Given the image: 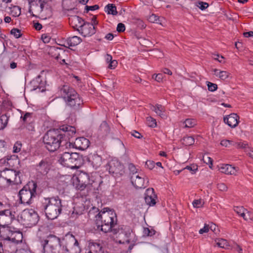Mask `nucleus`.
I'll return each mask as SVG.
<instances>
[{
    "mask_svg": "<svg viewBox=\"0 0 253 253\" xmlns=\"http://www.w3.org/2000/svg\"><path fill=\"white\" fill-rule=\"evenodd\" d=\"M248 145L247 143L242 142H235L234 141L233 146L236 148H245Z\"/></svg>",
    "mask_w": 253,
    "mask_h": 253,
    "instance_id": "nucleus-51",
    "label": "nucleus"
},
{
    "mask_svg": "<svg viewBox=\"0 0 253 253\" xmlns=\"http://www.w3.org/2000/svg\"><path fill=\"white\" fill-rule=\"evenodd\" d=\"M44 253H81V248L78 240L68 233L60 238L50 234L45 238L39 237Z\"/></svg>",
    "mask_w": 253,
    "mask_h": 253,
    "instance_id": "nucleus-1",
    "label": "nucleus"
},
{
    "mask_svg": "<svg viewBox=\"0 0 253 253\" xmlns=\"http://www.w3.org/2000/svg\"><path fill=\"white\" fill-rule=\"evenodd\" d=\"M104 11L108 14L112 15H117L118 14V11L117 10V7L114 4L109 3L105 6L104 8Z\"/></svg>",
    "mask_w": 253,
    "mask_h": 253,
    "instance_id": "nucleus-32",
    "label": "nucleus"
},
{
    "mask_svg": "<svg viewBox=\"0 0 253 253\" xmlns=\"http://www.w3.org/2000/svg\"><path fill=\"white\" fill-rule=\"evenodd\" d=\"M58 162L64 167L77 169L83 165V159L79 153L65 152L60 155Z\"/></svg>",
    "mask_w": 253,
    "mask_h": 253,
    "instance_id": "nucleus-7",
    "label": "nucleus"
},
{
    "mask_svg": "<svg viewBox=\"0 0 253 253\" xmlns=\"http://www.w3.org/2000/svg\"><path fill=\"white\" fill-rule=\"evenodd\" d=\"M12 231L8 228L3 227L0 229V237L3 240L10 241Z\"/></svg>",
    "mask_w": 253,
    "mask_h": 253,
    "instance_id": "nucleus-28",
    "label": "nucleus"
},
{
    "mask_svg": "<svg viewBox=\"0 0 253 253\" xmlns=\"http://www.w3.org/2000/svg\"><path fill=\"white\" fill-rule=\"evenodd\" d=\"M96 28L88 22H84L78 32L84 37H90L96 33Z\"/></svg>",
    "mask_w": 253,
    "mask_h": 253,
    "instance_id": "nucleus-15",
    "label": "nucleus"
},
{
    "mask_svg": "<svg viewBox=\"0 0 253 253\" xmlns=\"http://www.w3.org/2000/svg\"><path fill=\"white\" fill-rule=\"evenodd\" d=\"M76 187L77 189L80 190V194L82 197L83 196L84 192H85L87 184L84 183V181H83V180L80 179L78 177H77V180L75 183Z\"/></svg>",
    "mask_w": 253,
    "mask_h": 253,
    "instance_id": "nucleus-29",
    "label": "nucleus"
},
{
    "mask_svg": "<svg viewBox=\"0 0 253 253\" xmlns=\"http://www.w3.org/2000/svg\"><path fill=\"white\" fill-rule=\"evenodd\" d=\"M10 34L13 35L16 39H18L22 36L21 30L17 28H13L10 31Z\"/></svg>",
    "mask_w": 253,
    "mask_h": 253,
    "instance_id": "nucleus-46",
    "label": "nucleus"
},
{
    "mask_svg": "<svg viewBox=\"0 0 253 253\" xmlns=\"http://www.w3.org/2000/svg\"><path fill=\"white\" fill-rule=\"evenodd\" d=\"M219 73L220 74H219V78L222 80H225L226 79H227L230 75V74L228 72L225 71H220Z\"/></svg>",
    "mask_w": 253,
    "mask_h": 253,
    "instance_id": "nucleus-53",
    "label": "nucleus"
},
{
    "mask_svg": "<svg viewBox=\"0 0 253 253\" xmlns=\"http://www.w3.org/2000/svg\"><path fill=\"white\" fill-rule=\"evenodd\" d=\"M239 116L235 113H231L228 116L224 117V122L232 128L237 126L239 123Z\"/></svg>",
    "mask_w": 253,
    "mask_h": 253,
    "instance_id": "nucleus-19",
    "label": "nucleus"
},
{
    "mask_svg": "<svg viewBox=\"0 0 253 253\" xmlns=\"http://www.w3.org/2000/svg\"><path fill=\"white\" fill-rule=\"evenodd\" d=\"M203 160L205 163L209 165L210 168H212L213 160L211 157L208 155H205L203 156Z\"/></svg>",
    "mask_w": 253,
    "mask_h": 253,
    "instance_id": "nucleus-47",
    "label": "nucleus"
},
{
    "mask_svg": "<svg viewBox=\"0 0 253 253\" xmlns=\"http://www.w3.org/2000/svg\"><path fill=\"white\" fill-rule=\"evenodd\" d=\"M136 23L137 24V27L140 29H142L146 27V25H145L143 21L140 19H137Z\"/></svg>",
    "mask_w": 253,
    "mask_h": 253,
    "instance_id": "nucleus-64",
    "label": "nucleus"
},
{
    "mask_svg": "<svg viewBox=\"0 0 253 253\" xmlns=\"http://www.w3.org/2000/svg\"><path fill=\"white\" fill-rule=\"evenodd\" d=\"M216 245L220 248H226L228 246V242L226 240L220 239L216 243Z\"/></svg>",
    "mask_w": 253,
    "mask_h": 253,
    "instance_id": "nucleus-42",
    "label": "nucleus"
},
{
    "mask_svg": "<svg viewBox=\"0 0 253 253\" xmlns=\"http://www.w3.org/2000/svg\"><path fill=\"white\" fill-rule=\"evenodd\" d=\"M220 170L221 172L227 174H234L236 172L235 167L228 164L222 165L220 168Z\"/></svg>",
    "mask_w": 253,
    "mask_h": 253,
    "instance_id": "nucleus-30",
    "label": "nucleus"
},
{
    "mask_svg": "<svg viewBox=\"0 0 253 253\" xmlns=\"http://www.w3.org/2000/svg\"><path fill=\"white\" fill-rule=\"evenodd\" d=\"M41 38L44 43H48L50 40V37L46 34L42 35Z\"/></svg>",
    "mask_w": 253,
    "mask_h": 253,
    "instance_id": "nucleus-63",
    "label": "nucleus"
},
{
    "mask_svg": "<svg viewBox=\"0 0 253 253\" xmlns=\"http://www.w3.org/2000/svg\"><path fill=\"white\" fill-rule=\"evenodd\" d=\"M126 27L125 24L122 23H119L117 27V31L119 33L123 32L125 31Z\"/></svg>",
    "mask_w": 253,
    "mask_h": 253,
    "instance_id": "nucleus-57",
    "label": "nucleus"
},
{
    "mask_svg": "<svg viewBox=\"0 0 253 253\" xmlns=\"http://www.w3.org/2000/svg\"><path fill=\"white\" fill-rule=\"evenodd\" d=\"M88 159L89 163L95 169L98 168L102 164V158L97 154L90 156Z\"/></svg>",
    "mask_w": 253,
    "mask_h": 253,
    "instance_id": "nucleus-24",
    "label": "nucleus"
},
{
    "mask_svg": "<svg viewBox=\"0 0 253 253\" xmlns=\"http://www.w3.org/2000/svg\"><path fill=\"white\" fill-rule=\"evenodd\" d=\"M88 215L90 218H94L97 229L104 233L112 232L116 234L118 232L116 227L117 224V217L113 211H101L95 207L92 208Z\"/></svg>",
    "mask_w": 253,
    "mask_h": 253,
    "instance_id": "nucleus-3",
    "label": "nucleus"
},
{
    "mask_svg": "<svg viewBox=\"0 0 253 253\" xmlns=\"http://www.w3.org/2000/svg\"><path fill=\"white\" fill-rule=\"evenodd\" d=\"M76 132L75 126L66 124L57 129H49L42 137L44 147L50 152H54L59 148L64 150V148L72 146L70 139Z\"/></svg>",
    "mask_w": 253,
    "mask_h": 253,
    "instance_id": "nucleus-2",
    "label": "nucleus"
},
{
    "mask_svg": "<svg viewBox=\"0 0 253 253\" xmlns=\"http://www.w3.org/2000/svg\"><path fill=\"white\" fill-rule=\"evenodd\" d=\"M41 193V191H39L37 182L29 181L18 192L19 202L24 205H30L33 203V199Z\"/></svg>",
    "mask_w": 253,
    "mask_h": 253,
    "instance_id": "nucleus-6",
    "label": "nucleus"
},
{
    "mask_svg": "<svg viewBox=\"0 0 253 253\" xmlns=\"http://www.w3.org/2000/svg\"><path fill=\"white\" fill-rule=\"evenodd\" d=\"M10 240L12 243L18 244L22 242L23 239V234L20 231H12L10 235Z\"/></svg>",
    "mask_w": 253,
    "mask_h": 253,
    "instance_id": "nucleus-26",
    "label": "nucleus"
},
{
    "mask_svg": "<svg viewBox=\"0 0 253 253\" xmlns=\"http://www.w3.org/2000/svg\"><path fill=\"white\" fill-rule=\"evenodd\" d=\"M234 141L232 140L224 139L221 141L220 144L225 147L233 146Z\"/></svg>",
    "mask_w": 253,
    "mask_h": 253,
    "instance_id": "nucleus-44",
    "label": "nucleus"
},
{
    "mask_svg": "<svg viewBox=\"0 0 253 253\" xmlns=\"http://www.w3.org/2000/svg\"><path fill=\"white\" fill-rule=\"evenodd\" d=\"M70 24L76 30L78 31L84 22V20L80 17L77 15H72L69 18Z\"/></svg>",
    "mask_w": 253,
    "mask_h": 253,
    "instance_id": "nucleus-21",
    "label": "nucleus"
},
{
    "mask_svg": "<svg viewBox=\"0 0 253 253\" xmlns=\"http://www.w3.org/2000/svg\"><path fill=\"white\" fill-rule=\"evenodd\" d=\"M148 126L151 127H155L157 126V122L155 119L151 117H148L146 118Z\"/></svg>",
    "mask_w": 253,
    "mask_h": 253,
    "instance_id": "nucleus-41",
    "label": "nucleus"
},
{
    "mask_svg": "<svg viewBox=\"0 0 253 253\" xmlns=\"http://www.w3.org/2000/svg\"><path fill=\"white\" fill-rule=\"evenodd\" d=\"M71 144L72 146L67 147V149L75 148L79 150H84L89 147L90 142L88 139L84 137H80L77 138L73 143L71 142Z\"/></svg>",
    "mask_w": 253,
    "mask_h": 253,
    "instance_id": "nucleus-14",
    "label": "nucleus"
},
{
    "mask_svg": "<svg viewBox=\"0 0 253 253\" xmlns=\"http://www.w3.org/2000/svg\"><path fill=\"white\" fill-rule=\"evenodd\" d=\"M195 139L191 136H184L182 139V143L185 146H191L194 143Z\"/></svg>",
    "mask_w": 253,
    "mask_h": 253,
    "instance_id": "nucleus-35",
    "label": "nucleus"
},
{
    "mask_svg": "<svg viewBox=\"0 0 253 253\" xmlns=\"http://www.w3.org/2000/svg\"><path fill=\"white\" fill-rule=\"evenodd\" d=\"M62 7L64 11L78 12L77 1H62Z\"/></svg>",
    "mask_w": 253,
    "mask_h": 253,
    "instance_id": "nucleus-23",
    "label": "nucleus"
},
{
    "mask_svg": "<svg viewBox=\"0 0 253 253\" xmlns=\"http://www.w3.org/2000/svg\"><path fill=\"white\" fill-rule=\"evenodd\" d=\"M40 204L41 209L48 219H55L62 211V200L58 196L43 197L41 199Z\"/></svg>",
    "mask_w": 253,
    "mask_h": 253,
    "instance_id": "nucleus-4",
    "label": "nucleus"
},
{
    "mask_svg": "<svg viewBox=\"0 0 253 253\" xmlns=\"http://www.w3.org/2000/svg\"><path fill=\"white\" fill-rule=\"evenodd\" d=\"M184 127L191 128L194 127L196 125V121L193 119H187L183 122Z\"/></svg>",
    "mask_w": 253,
    "mask_h": 253,
    "instance_id": "nucleus-39",
    "label": "nucleus"
},
{
    "mask_svg": "<svg viewBox=\"0 0 253 253\" xmlns=\"http://www.w3.org/2000/svg\"><path fill=\"white\" fill-rule=\"evenodd\" d=\"M156 233V231L152 228H149L148 227H144L143 228V234L144 236H153Z\"/></svg>",
    "mask_w": 253,
    "mask_h": 253,
    "instance_id": "nucleus-38",
    "label": "nucleus"
},
{
    "mask_svg": "<svg viewBox=\"0 0 253 253\" xmlns=\"http://www.w3.org/2000/svg\"><path fill=\"white\" fill-rule=\"evenodd\" d=\"M20 171L5 169L0 173V179L6 180L8 185L12 184L18 185L22 183L20 176Z\"/></svg>",
    "mask_w": 253,
    "mask_h": 253,
    "instance_id": "nucleus-9",
    "label": "nucleus"
},
{
    "mask_svg": "<svg viewBox=\"0 0 253 253\" xmlns=\"http://www.w3.org/2000/svg\"><path fill=\"white\" fill-rule=\"evenodd\" d=\"M9 118L7 113L0 115V130L3 129L6 126Z\"/></svg>",
    "mask_w": 253,
    "mask_h": 253,
    "instance_id": "nucleus-33",
    "label": "nucleus"
},
{
    "mask_svg": "<svg viewBox=\"0 0 253 253\" xmlns=\"http://www.w3.org/2000/svg\"><path fill=\"white\" fill-rule=\"evenodd\" d=\"M99 7L98 5L95 4L92 6H88V5H85V11L84 12L87 13L89 11H94L95 10H97L99 9Z\"/></svg>",
    "mask_w": 253,
    "mask_h": 253,
    "instance_id": "nucleus-52",
    "label": "nucleus"
},
{
    "mask_svg": "<svg viewBox=\"0 0 253 253\" xmlns=\"http://www.w3.org/2000/svg\"><path fill=\"white\" fill-rule=\"evenodd\" d=\"M183 169L184 170L188 169L191 171L192 174H194L198 170V166L195 165H191L190 166H187Z\"/></svg>",
    "mask_w": 253,
    "mask_h": 253,
    "instance_id": "nucleus-48",
    "label": "nucleus"
},
{
    "mask_svg": "<svg viewBox=\"0 0 253 253\" xmlns=\"http://www.w3.org/2000/svg\"><path fill=\"white\" fill-rule=\"evenodd\" d=\"M234 211L245 220H248V218L246 217V213L245 212V211L247 210L244 209L243 207H234Z\"/></svg>",
    "mask_w": 253,
    "mask_h": 253,
    "instance_id": "nucleus-34",
    "label": "nucleus"
},
{
    "mask_svg": "<svg viewBox=\"0 0 253 253\" xmlns=\"http://www.w3.org/2000/svg\"><path fill=\"white\" fill-rule=\"evenodd\" d=\"M77 177L83 180V181H84V183L87 184L89 182L91 176L90 177L87 173L82 172H81Z\"/></svg>",
    "mask_w": 253,
    "mask_h": 253,
    "instance_id": "nucleus-36",
    "label": "nucleus"
},
{
    "mask_svg": "<svg viewBox=\"0 0 253 253\" xmlns=\"http://www.w3.org/2000/svg\"><path fill=\"white\" fill-rule=\"evenodd\" d=\"M118 64V62L116 60H113L109 64L108 68L113 69H115L116 67H117Z\"/></svg>",
    "mask_w": 253,
    "mask_h": 253,
    "instance_id": "nucleus-62",
    "label": "nucleus"
},
{
    "mask_svg": "<svg viewBox=\"0 0 253 253\" xmlns=\"http://www.w3.org/2000/svg\"><path fill=\"white\" fill-rule=\"evenodd\" d=\"M40 2L41 11H42L44 9L51 12V7L48 3V1H39Z\"/></svg>",
    "mask_w": 253,
    "mask_h": 253,
    "instance_id": "nucleus-37",
    "label": "nucleus"
},
{
    "mask_svg": "<svg viewBox=\"0 0 253 253\" xmlns=\"http://www.w3.org/2000/svg\"><path fill=\"white\" fill-rule=\"evenodd\" d=\"M195 5L202 10L206 9L209 6L208 3L203 1H198L195 3Z\"/></svg>",
    "mask_w": 253,
    "mask_h": 253,
    "instance_id": "nucleus-45",
    "label": "nucleus"
},
{
    "mask_svg": "<svg viewBox=\"0 0 253 253\" xmlns=\"http://www.w3.org/2000/svg\"><path fill=\"white\" fill-rule=\"evenodd\" d=\"M7 163L8 165L11 166L14 165L12 163L13 161H15L16 162H19L17 156L15 155L7 156L6 157Z\"/></svg>",
    "mask_w": 253,
    "mask_h": 253,
    "instance_id": "nucleus-43",
    "label": "nucleus"
},
{
    "mask_svg": "<svg viewBox=\"0 0 253 253\" xmlns=\"http://www.w3.org/2000/svg\"><path fill=\"white\" fill-rule=\"evenodd\" d=\"M103 181L100 177L94 178L91 176L89 182L87 184L85 192H84L83 196L85 197L91 194H96L101 190L100 185Z\"/></svg>",
    "mask_w": 253,
    "mask_h": 253,
    "instance_id": "nucleus-11",
    "label": "nucleus"
},
{
    "mask_svg": "<svg viewBox=\"0 0 253 253\" xmlns=\"http://www.w3.org/2000/svg\"><path fill=\"white\" fill-rule=\"evenodd\" d=\"M128 169L129 170V174L131 176L137 175L138 173L137 172V169L135 166L132 163L128 164Z\"/></svg>",
    "mask_w": 253,
    "mask_h": 253,
    "instance_id": "nucleus-40",
    "label": "nucleus"
},
{
    "mask_svg": "<svg viewBox=\"0 0 253 253\" xmlns=\"http://www.w3.org/2000/svg\"><path fill=\"white\" fill-rule=\"evenodd\" d=\"M31 90L39 89V92H43L45 90L44 83L42 81L41 76H38L33 79L30 84Z\"/></svg>",
    "mask_w": 253,
    "mask_h": 253,
    "instance_id": "nucleus-18",
    "label": "nucleus"
},
{
    "mask_svg": "<svg viewBox=\"0 0 253 253\" xmlns=\"http://www.w3.org/2000/svg\"><path fill=\"white\" fill-rule=\"evenodd\" d=\"M22 147V144L20 141H17L15 142L13 146V152L14 153H18L20 151Z\"/></svg>",
    "mask_w": 253,
    "mask_h": 253,
    "instance_id": "nucleus-49",
    "label": "nucleus"
},
{
    "mask_svg": "<svg viewBox=\"0 0 253 253\" xmlns=\"http://www.w3.org/2000/svg\"><path fill=\"white\" fill-rule=\"evenodd\" d=\"M50 168V163L48 158L42 160L40 162L36 165L35 169L37 172L41 174H46Z\"/></svg>",
    "mask_w": 253,
    "mask_h": 253,
    "instance_id": "nucleus-16",
    "label": "nucleus"
},
{
    "mask_svg": "<svg viewBox=\"0 0 253 253\" xmlns=\"http://www.w3.org/2000/svg\"><path fill=\"white\" fill-rule=\"evenodd\" d=\"M15 253H34L29 249H19L17 250Z\"/></svg>",
    "mask_w": 253,
    "mask_h": 253,
    "instance_id": "nucleus-58",
    "label": "nucleus"
},
{
    "mask_svg": "<svg viewBox=\"0 0 253 253\" xmlns=\"http://www.w3.org/2000/svg\"><path fill=\"white\" fill-rule=\"evenodd\" d=\"M155 163L153 161H147L145 163L146 166L150 169H152L155 167Z\"/></svg>",
    "mask_w": 253,
    "mask_h": 253,
    "instance_id": "nucleus-59",
    "label": "nucleus"
},
{
    "mask_svg": "<svg viewBox=\"0 0 253 253\" xmlns=\"http://www.w3.org/2000/svg\"><path fill=\"white\" fill-rule=\"evenodd\" d=\"M143 173H139L137 175L130 176L132 184L136 189L145 188L148 185L149 180Z\"/></svg>",
    "mask_w": 253,
    "mask_h": 253,
    "instance_id": "nucleus-12",
    "label": "nucleus"
},
{
    "mask_svg": "<svg viewBox=\"0 0 253 253\" xmlns=\"http://www.w3.org/2000/svg\"><path fill=\"white\" fill-rule=\"evenodd\" d=\"M193 205L194 208H200L202 207L204 204L203 202H202V201L201 199L199 200H195L193 202Z\"/></svg>",
    "mask_w": 253,
    "mask_h": 253,
    "instance_id": "nucleus-56",
    "label": "nucleus"
},
{
    "mask_svg": "<svg viewBox=\"0 0 253 253\" xmlns=\"http://www.w3.org/2000/svg\"><path fill=\"white\" fill-rule=\"evenodd\" d=\"M208 89L210 91H214L217 89V85L215 84L207 82Z\"/></svg>",
    "mask_w": 253,
    "mask_h": 253,
    "instance_id": "nucleus-50",
    "label": "nucleus"
},
{
    "mask_svg": "<svg viewBox=\"0 0 253 253\" xmlns=\"http://www.w3.org/2000/svg\"><path fill=\"white\" fill-rule=\"evenodd\" d=\"M13 217L9 210L0 211V226L5 227L11 224Z\"/></svg>",
    "mask_w": 253,
    "mask_h": 253,
    "instance_id": "nucleus-13",
    "label": "nucleus"
},
{
    "mask_svg": "<svg viewBox=\"0 0 253 253\" xmlns=\"http://www.w3.org/2000/svg\"><path fill=\"white\" fill-rule=\"evenodd\" d=\"M82 41V39L78 36L69 37L67 39V43L69 46H76L80 43Z\"/></svg>",
    "mask_w": 253,
    "mask_h": 253,
    "instance_id": "nucleus-31",
    "label": "nucleus"
},
{
    "mask_svg": "<svg viewBox=\"0 0 253 253\" xmlns=\"http://www.w3.org/2000/svg\"><path fill=\"white\" fill-rule=\"evenodd\" d=\"M58 93L65 101L66 106L74 111H78L82 107L83 101L74 88L68 84L58 87Z\"/></svg>",
    "mask_w": 253,
    "mask_h": 253,
    "instance_id": "nucleus-5",
    "label": "nucleus"
},
{
    "mask_svg": "<svg viewBox=\"0 0 253 253\" xmlns=\"http://www.w3.org/2000/svg\"><path fill=\"white\" fill-rule=\"evenodd\" d=\"M11 1H0V7L3 8L5 10L7 9L10 10V14L14 17H18L21 14V8L17 5L8 6L7 4Z\"/></svg>",
    "mask_w": 253,
    "mask_h": 253,
    "instance_id": "nucleus-17",
    "label": "nucleus"
},
{
    "mask_svg": "<svg viewBox=\"0 0 253 253\" xmlns=\"http://www.w3.org/2000/svg\"><path fill=\"white\" fill-rule=\"evenodd\" d=\"M153 78L155 79L156 81L158 82H161L162 81L163 79V74L162 73H159L157 75H154L153 76Z\"/></svg>",
    "mask_w": 253,
    "mask_h": 253,
    "instance_id": "nucleus-60",
    "label": "nucleus"
},
{
    "mask_svg": "<svg viewBox=\"0 0 253 253\" xmlns=\"http://www.w3.org/2000/svg\"><path fill=\"white\" fill-rule=\"evenodd\" d=\"M32 115L33 113L27 112L24 116L21 117L23 122L25 124H28L26 126V129L31 132L35 131V127L32 123Z\"/></svg>",
    "mask_w": 253,
    "mask_h": 253,
    "instance_id": "nucleus-22",
    "label": "nucleus"
},
{
    "mask_svg": "<svg viewBox=\"0 0 253 253\" xmlns=\"http://www.w3.org/2000/svg\"><path fill=\"white\" fill-rule=\"evenodd\" d=\"M151 109L155 112V113L162 118L166 117L165 114V109L164 106L161 104H157L155 106L152 105Z\"/></svg>",
    "mask_w": 253,
    "mask_h": 253,
    "instance_id": "nucleus-27",
    "label": "nucleus"
},
{
    "mask_svg": "<svg viewBox=\"0 0 253 253\" xmlns=\"http://www.w3.org/2000/svg\"><path fill=\"white\" fill-rule=\"evenodd\" d=\"M124 230H125V235L126 237V238H127L126 241L127 243H129L130 240H129V237L131 236V230L128 227H127V228L125 227Z\"/></svg>",
    "mask_w": 253,
    "mask_h": 253,
    "instance_id": "nucleus-55",
    "label": "nucleus"
},
{
    "mask_svg": "<svg viewBox=\"0 0 253 253\" xmlns=\"http://www.w3.org/2000/svg\"><path fill=\"white\" fill-rule=\"evenodd\" d=\"M39 218L38 213L32 209L24 210L17 217L19 222L27 227H32L36 225Z\"/></svg>",
    "mask_w": 253,
    "mask_h": 253,
    "instance_id": "nucleus-8",
    "label": "nucleus"
},
{
    "mask_svg": "<svg viewBox=\"0 0 253 253\" xmlns=\"http://www.w3.org/2000/svg\"><path fill=\"white\" fill-rule=\"evenodd\" d=\"M217 187L219 190L222 191H225L227 190V186L223 183H218Z\"/></svg>",
    "mask_w": 253,
    "mask_h": 253,
    "instance_id": "nucleus-61",
    "label": "nucleus"
},
{
    "mask_svg": "<svg viewBox=\"0 0 253 253\" xmlns=\"http://www.w3.org/2000/svg\"><path fill=\"white\" fill-rule=\"evenodd\" d=\"M157 195L155 194L153 188H148L145 193V201L146 203L150 206H154L156 203Z\"/></svg>",
    "mask_w": 253,
    "mask_h": 253,
    "instance_id": "nucleus-20",
    "label": "nucleus"
},
{
    "mask_svg": "<svg viewBox=\"0 0 253 253\" xmlns=\"http://www.w3.org/2000/svg\"><path fill=\"white\" fill-rule=\"evenodd\" d=\"M106 169L114 177H119L125 173L124 165L118 160L113 159L107 164Z\"/></svg>",
    "mask_w": 253,
    "mask_h": 253,
    "instance_id": "nucleus-10",
    "label": "nucleus"
},
{
    "mask_svg": "<svg viewBox=\"0 0 253 253\" xmlns=\"http://www.w3.org/2000/svg\"><path fill=\"white\" fill-rule=\"evenodd\" d=\"M148 20L152 23H159V17L154 14H152L148 18Z\"/></svg>",
    "mask_w": 253,
    "mask_h": 253,
    "instance_id": "nucleus-54",
    "label": "nucleus"
},
{
    "mask_svg": "<svg viewBox=\"0 0 253 253\" xmlns=\"http://www.w3.org/2000/svg\"><path fill=\"white\" fill-rule=\"evenodd\" d=\"M110 128L106 121H103L100 125L98 130L99 135L102 137H106L109 134Z\"/></svg>",
    "mask_w": 253,
    "mask_h": 253,
    "instance_id": "nucleus-25",
    "label": "nucleus"
}]
</instances>
